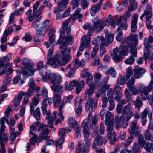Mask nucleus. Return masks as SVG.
Listing matches in <instances>:
<instances>
[{
  "instance_id": "1",
  "label": "nucleus",
  "mask_w": 153,
  "mask_h": 153,
  "mask_svg": "<svg viewBox=\"0 0 153 153\" xmlns=\"http://www.w3.org/2000/svg\"><path fill=\"white\" fill-rule=\"evenodd\" d=\"M71 59V57L67 52H63L61 60H59L55 56L47 57V63L49 64L54 68H56L59 65H65L68 63Z\"/></svg>"
},
{
  "instance_id": "2",
  "label": "nucleus",
  "mask_w": 153,
  "mask_h": 153,
  "mask_svg": "<svg viewBox=\"0 0 153 153\" xmlns=\"http://www.w3.org/2000/svg\"><path fill=\"white\" fill-rule=\"evenodd\" d=\"M138 38L137 35H131L127 38H124L122 42L123 43L126 42L128 44L130 43L131 44V45H130V56L134 58L137 56V52L136 47L138 42Z\"/></svg>"
},
{
  "instance_id": "3",
  "label": "nucleus",
  "mask_w": 153,
  "mask_h": 153,
  "mask_svg": "<svg viewBox=\"0 0 153 153\" xmlns=\"http://www.w3.org/2000/svg\"><path fill=\"white\" fill-rule=\"evenodd\" d=\"M52 88V90L54 92L52 97L54 107L56 108L58 107L59 104L61 102V95L64 91V89L63 88L60 87H58V89H55L53 87Z\"/></svg>"
},
{
  "instance_id": "4",
  "label": "nucleus",
  "mask_w": 153,
  "mask_h": 153,
  "mask_svg": "<svg viewBox=\"0 0 153 153\" xmlns=\"http://www.w3.org/2000/svg\"><path fill=\"white\" fill-rule=\"evenodd\" d=\"M139 90L141 92V97L142 100L146 99L148 93L152 91L153 88V80H151L148 86L145 87L144 85L140 83L138 85Z\"/></svg>"
},
{
  "instance_id": "5",
  "label": "nucleus",
  "mask_w": 153,
  "mask_h": 153,
  "mask_svg": "<svg viewBox=\"0 0 153 153\" xmlns=\"http://www.w3.org/2000/svg\"><path fill=\"white\" fill-rule=\"evenodd\" d=\"M62 79L60 75H58L54 73H52L51 75L50 78V81L53 85L51 86V88L53 87H54L55 89H58V87H60L61 88H63L61 86L59 83H60L62 81Z\"/></svg>"
},
{
  "instance_id": "6",
  "label": "nucleus",
  "mask_w": 153,
  "mask_h": 153,
  "mask_svg": "<svg viewBox=\"0 0 153 153\" xmlns=\"http://www.w3.org/2000/svg\"><path fill=\"white\" fill-rule=\"evenodd\" d=\"M86 122L85 120H84L82 125V127L83 128L82 134L84 141H92L91 139L89 137L90 135V130L91 128V124H88V123Z\"/></svg>"
},
{
  "instance_id": "7",
  "label": "nucleus",
  "mask_w": 153,
  "mask_h": 153,
  "mask_svg": "<svg viewBox=\"0 0 153 153\" xmlns=\"http://www.w3.org/2000/svg\"><path fill=\"white\" fill-rule=\"evenodd\" d=\"M92 22L93 24V32L96 30V33H98L102 30L104 28L103 25L102 23V20L97 18H94L92 20Z\"/></svg>"
},
{
  "instance_id": "8",
  "label": "nucleus",
  "mask_w": 153,
  "mask_h": 153,
  "mask_svg": "<svg viewBox=\"0 0 153 153\" xmlns=\"http://www.w3.org/2000/svg\"><path fill=\"white\" fill-rule=\"evenodd\" d=\"M122 114L126 115L127 120H130L134 116V112L133 108L130 103L123 107L122 109Z\"/></svg>"
},
{
  "instance_id": "9",
  "label": "nucleus",
  "mask_w": 153,
  "mask_h": 153,
  "mask_svg": "<svg viewBox=\"0 0 153 153\" xmlns=\"http://www.w3.org/2000/svg\"><path fill=\"white\" fill-rule=\"evenodd\" d=\"M73 98V96L70 95L66 97L65 99H64L61 102L59 107V113L58 115L60 117V118L62 120H63L64 119V116L62 115L63 111L62 109L63 108L65 104L66 103H70L71 101Z\"/></svg>"
},
{
  "instance_id": "10",
  "label": "nucleus",
  "mask_w": 153,
  "mask_h": 153,
  "mask_svg": "<svg viewBox=\"0 0 153 153\" xmlns=\"http://www.w3.org/2000/svg\"><path fill=\"white\" fill-rule=\"evenodd\" d=\"M91 41V38H87L85 35L83 36L82 38L81 45L79 48V50L80 52H82L85 47L87 50L89 49V47Z\"/></svg>"
},
{
  "instance_id": "11",
  "label": "nucleus",
  "mask_w": 153,
  "mask_h": 153,
  "mask_svg": "<svg viewBox=\"0 0 153 153\" xmlns=\"http://www.w3.org/2000/svg\"><path fill=\"white\" fill-rule=\"evenodd\" d=\"M58 5L54 10V12H62L67 7L69 2L68 0H58Z\"/></svg>"
},
{
  "instance_id": "12",
  "label": "nucleus",
  "mask_w": 153,
  "mask_h": 153,
  "mask_svg": "<svg viewBox=\"0 0 153 153\" xmlns=\"http://www.w3.org/2000/svg\"><path fill=\"white\" fill-rule=\"evenodd\" d=\"M111 55L115 62L118 63L123 59L122 55L117 47L113 50V52L111 53Z\"/></svg>"
},
{
  "instance_id": "13",
  "label": "nucleus",
  "mask_w": 153,
  "mask_h": 153,
  "mask_svg": "<svg viewBox=\"0 0 153 153\" xmlns=\"http://www.w3.org/2000/svg\"><path fill=\"white\" fill-rule=\"evenodd\" d=\"M40 3V1H38L35 3L33 7V14L36 18H40L42 16L41 13L43 10L42 7H40L39 9L37 10Z\"/></svg>"
},
{
  "instance_id": "14",
  "label": "nucleus",
  "mask_w": 153,
  "mask_h": 153,
  "mask_svg": "<svg viewBox=\"0 0 153 153\" xmlns=\"http://www.w3.org/2000/svg\"><path fill=\"white\" fill-rule=\"evenodd\" d=\"M145 42L144 53L143 57L145 61H146L147 59H149L150 60H152L153 58V54L149 51V49L151 47H149V45Z\"/></svg>"
},
{
  "instance_id": "15",
  "label": "nucleus",
  "mask_w": 153,
  "mask_h": 153,
  "mask_svg": "<svg viewBox=\"0 0 153 153\" xmlns=\"http://www.w3.org/2000/svg\"><path fill=\"white\" fill-rule=\"evenodd\" d=\"M103 143V141L102 137L98 135L94 139L93 144L92 145V148L94 149H97V147L101 146Z\"/></svg>"
},
{
  "instance_id": "16",
  "label": "nucleus",
  "mask_w": 153,
  "mask_h": 153,
  "mask_svg": "<svg viewBox=\"0 0 153 153\" xmlns=\"http://www.w3.org/2000/svg\"><path fill=\"white\" fill-rule=\"evenodd\" d=\"M92 43L94 45H96L100 43V45H103L105 47H107L109 45V44L106 41V39L103 36L97 37L92 41Z\"/></svg>"
},
{
  "instance_id": "17",
  "label": "nucleus",
  "mask_w": 153,
  "mask_h": 153,
  "mask_svg": "<svg viewBox=\"0 0 153 153\" xmlns=\"http://www.w3.org/2000/svg\"><path fill=\"white\" fill-rule=\"evenodd\" d=\"M36 107L32 105L30 106V114L31 115H33L37 120H39L40 119V108L38 107L36 108V110L34 111V108Z\"/></svg>"
},
{
  "instance_id": "18",
  "label": "nucleus",
  "mask_w": 153,
  "mask_h": 153,
  "mask_svg": "<svg viewBox=\"0 0 153 153\" xmlns=\"http://www.w3.org/2000/svg\"><path fill=\"white\" fill-rule=\"evenodd\" d=\"M34 64L31 60L27 58H24L22 61L20 66L22 68L27 69L29 68L33 67Z\"/></svg>"
},
{
  "instance_id": "19",
  "label": "nucleus",
  "mask_w": 153,
  "mask_h": 153,
  "mask_svg": "<svg viewBox=\"0 0 153 153\" xmlns=\"http://www.w3.org/2000/svg\"><path fill=\"white\" fill-rule=\"evenodd\" d=\"M122 17L120 16L117 19V25L119 27L118 28L123 29L125 30L127 29L128 26L127 24V18L126 17H123V23H121V21L122 19Z\"/></svg>"
},
{
  "instance_id": "20",
  "label": "nucleus",
  "mask_w": 153,
  "mask_h": 153,
  "mask_svg": "<svg viewBox=\"0 0 153 153\" xmlns=\"http://www.w3.org/2000/svg\"><path fill=\"white\" fill-rule=\"evenodd\" d=\"M50 132V130L48 128H46L43 130L42 133L39 134V139L37 140V143H39L44 139L46 140L48 139L50 136L48 135Z\"/></svg>"
},
{
  "instance_id": "21",
  "label": "nucleus",
  "mask_w": 153,
  "mask_h": 153,
  "mask_svg": "<svg viewBox=\"0 0 153 153\" xmlns=\"http://www.w3.org/2000/svg\"><path fill=\"white\" fill-rule=\"evenodd\" d=\"M133 71L135 78L138 79L142 76L143 74L145 72L146 70L142 68H137L134 69Z\"/></svg>"
},
{
  "instance_id": "22",
  "label": "nucleus",
  "mask_w": 153,
  "mask_h": 153,
  "mask_svg": "<svg viewBox=\"0 0 153 153\" xmlns=\"http://www.w3.org/2000/svg\"><path fill=\"white\" fill-rule=\"evenodd\" d=\"M81 11V8H78L75 11L74 14L71 15L70 18L72 19L73 21H74L76 19L78 18L79 22H81L82 20L83 16L79 13Z\"/></svg>"
},
{
  "instance_id": "23",
  "label": "nucleus",
  "mask_w": 153,
  "mask_h": 153,
  "mask_svg": "<svg viewBox=\"0 0 153 153\" xmlns=\"http://www.w3.org/2000/svg\"><path fill=\"white\" fill-rule=\"evenodd\" d=\"M102 1L103 0H100L97 4L93 5L91 8L90 13L92 16H94L96 13L100 10Z\"/></svg>"
},
{
  "instance_id": "24",
  "label": "nucleus",
  "mask_w": 153,
  "mask_h": 153,
  "mask_svg": "<svg viewBox=\"0 0 153 153\" xmlns=\"http://www.w3.org/2000/svg\"><path fill=\"white\" fill-rule=\"evenodd\" d=\"M114 115L109 111L107 112L105 115V125L114 123Z\"/></svg>"
},
{
  "instance_id": "25",
  "label": "nucleus",
  "mask_w": 153,
  "mask_h": 153,
  "mask_svg": "<svg viewBox=\"0 0 153 153\" xmlns=\"http://www.w3.org/2000/svg\"><path fill=\"white\" fill-rule=\"evenodd\" d=\"M138 16L136 14L132 17V19L131 22V30L132 32H135L137 29V23L138 19Z\"/></svg>"
},
{
  "instance_id": "26",
  "label": "nucleus",
  "mask_w": 153,
  "mask_h": 153,
  "mask_svg": "<svg viewBox=\"0 0 153 153\" xmlns=\"http://www.w3.org/2000/svg\"><path fill=\"white\" fill-rule=\"evenodd\" d=\"M97 100L95 102L92 97L88 98V101L85 104L86 110L87 111H88L89 110L91 106L94 107H97Z\"/></svg>"
},
{
  "instance_id": "27",
  "label": "nucleus",
  "mask_w": 153,
  "mask_h": 153,
  "mask_svg": "<svg viewBox=\"0 0 153 153\" xmlns=\"http://www.w3.org/2000/svg\"><path fill=\"white\" fill-rule=\"evenodd\" d=\"M68 123L69 127L72 128L73 129L79 126L77 122L72 117L68 118Z\"/></svg>"
},
{
  "instance_id": "28",
  "label": "nucleus",
  "mask_w": 153,
  "mask_h": 153,
  "mask_svg": "<svg viewBox=\"0 0 153 153\" xmlns=\"http://www.w3.org/2000/svg\"><path fill=\"white\" fill-rule=\"evenodd\" d=\"M81 100V99L80 98H76V99L75 105L76 106L78 105V107L76 109V116L77 117L80 116L81 112L82 105L81 104H79Z\"/></svg>"
},
{
  "instance_id": "29",
  "label": "nucleus",
  "mask_w": 153,
  "mask_h": 153,
  "mask_svg": "<svg viewBox=\"0 0 153 153\" xmlns=\"http://www.w3.org/2000/svg\"><path fill=\"white\" fill-rule=\"evenodd\" d=\"M23 94L20 92H19L17 96H16L14 100V105L15 106L14 109L16 110L17 107L20 104V101L22 99Z\"/></svg>"
},
{
  "instance_id": "30",
  "label": "nucleus",
  "mask_w": 153,
  "mask_h": 153,
  "mask_svg": "<svg viewBox=\"0 0 153 153\" xmlns=\"http://www.w3.org/2000/svg\"><path fill=\"white\" fill-rule=\"evenodd\" d=\"M5 122H6L7 124H9L8 120L5 117H3L0 119V124L1 125L0 131L1 134H2L3 132H4L6 128V126L4 125Z\"/></svg>"
},
{
  "instance_id": "31",
  "label": "nucleus",
  "mask_w": 153,
  "mask_h": 153,
  "mask_svg": "<svg viewBox=\"0 0 153 153\" xmlns=\"http://www.w3.org/2000/svg\"><path fill=\"white\" fill-rule=\"evenodd\" d=\"M67 46L66 45L63 44L61 47V52H57V57L59 58L61 56V53L62 55V53L67 52V53L70 56L69 53H70L71 51V48H69L68 49V50H67Z\"/></svg>"
},
{
  "instance_id": "32",
  "label": "nucleus",
  "mask_w": 153,
  "mask_h": 153,
  "mask_svg": "<svg viewBox=\"0 0 153 153\" xmlns=\"http://www.w3.org/2000/svg\"><path fill=\"white\" fill-rule=\"evenodd\" d=\"M89 88L86 89L84 92V94L85 97H89V98L92 97H91L93 93L94 92L95 89L97 88H96L95 86H89Z\"/></svg>"
},
{
  "instance_id": "33",
  "label": "nucleus",
  "mask_w": 153,
  "mask_h": 153,
  "mask_svg": "<svg viewBox=\"0 0 153 153\" xmlns=\"http://www.w3.org/2000/svg\"><path fill=\"white\" fill-rule=\"evenodd\" d=\"M84 29L86 30H89L88 31V34L87 36V38H91L90 36L92 35V33L93 32L92 29H93V26H92V25L91 23H87L85 24L83 26Z\"/></svg>"
},
{
  "instance_id": "34",
  "label": "nucleus",
  "mask_w": 153,
  "mask_h": 153,
  "mask_svg": "<svg viewBox=\"0 0 153 153\" xmlns=\"http://www.w3.org/2000/svg\"><path fill=\"white\" fill-rule=\"evenodd\" d=\"M46 99L43 100L41 103V109L44 115H48V114H50L47 110V102H46Z\"/></svg>"
},
{
  "instance_id": "35",
  "label": "nucleus",
  "mask_w": 153,
  "mask_h": 153,
  "mask_svg": "<svg viewBox=\"0 0 153 153\" xmlns=\"http://www.w3.org/2000/svg\"><path fill=\"white\" fill-rule=\"evenodd\" d=\"M104 31L106 34L105 38L107 39L106 41L109 44V43H112L113 40L114 35L111 34V33L108 32L107 30H105Z\"/></svg>"
},
{
  "instance_id": "36",
  "label": "nucleus",
  "mask_w": 153,
  "mask_h": 153,
  "mask_svg": "<svg viewBox=\"0 0 153 153\" xmlns=\"http://www.w3.org/2000/svg\"><path fill=\"white\" fill-rule=\"evenodd\" d=\"M41 95V94L38 92L35 95L33 99L32 103L30 104V105H32L34 106H36L40 102L39 96Z\"/></svg>"
},
{
  "instance_id": "37",
  "label": "nucleus",
  "mask_w": 153,
  "mask_h": 153,
  "mask_svg": "<svg viewBox=\"0 0 153 153\" xmlns=\"http://www.w3.org/2000/svg\"><path fill=\"white\" fill-rule=\"evenodd\" d=\"M114 19L112 16L111 15H109L107 16L106 19H102V23L104 25H109V24L111 22H113Z\"/></svg>"
},
{
  "instance_id": "38",
  "label": "nucleus",
  "mask_w": 153,
  "mask_h": 153,
  "mask_svg": "<svg viewBox=\"0 0 153 153\" xmlns=\"http://www.w3.org/2000/svg\"><path fill=\"white\" fill-rule=\"evenodd\" d=\"M35 88L29 87L27 92H23L21 91L20 92L23 94V96L24 95L27 97H30L31 96L33 95Z\"/></svg>"
},
{
  "instance_id": "39",
  "label": "nucleus",
  "mask_w": 153,
  "mask_h": 153,
  "mask_svg": "<svg viewBox=\"0 0 153 153\" xmlns=\"http://www.w3.org/2000/svg\"><path fill=\"white\" fill-rule=\"evenodd\" d=\"M35 88L29 87L27 92H23L21 91L20 92L23 94V96L24 95L27 97H30L31 96L33 95Z\"/></svg>"
},
{
  "instance_id": "40",
  "label": "nucleus",
  "mask_w": 153,
  "mask_h": 153,
  "mask_svg": "<svg viewBox=\"0 0 153 153\" xmlns=\"http://www.w3.org/2000/svg\"><path fill=\"white\" fill-rule=\"evenodd\" d=\"M152 8L151 6L149 5H147V7L145 10L144 13L146 15V17L149 18L152 17V13H151Z\"/></svg>"
},
{
  "instance_id": "41",
  "label": "nucleus",
  "mask_w": 153,
  "mask_h": 153,
  "mask_svg": "<svg viewBox=\"0 0 153 153\" xmlns=\"http://www.w3.org/2000/svg\"><path fill=\"white\" fill-rule=\"evenodd\" d=\"M46 119L47 120L48 126L50 128L53 127V121L54 119L52 117L50 116V114H48L47 115Z\"/></svg>"
},
{
  "instance_id": "42",
  "label": "nucleus",
  "mask_w": 153,
  "mask_h": 153,
  "mask_svg": "<svg viewBox=\"0 0 153 153\" xmlns=\"http://www.w3.org/2000/svg\"><path fill=\"white\" fill-rule=\"evenodd\" d=\"M110 139V144L113 145L114 144L117 140L116 139V134L115 132H113L112 134L108 135Z\"/></svg>"
},
{
  "instance_id": "43",
  "label": "nucleus",
  "mask_w": 153,
  "mask_h": 153,
  "mask_svg": "<svg viewBox=\"0 0 153 153\" xmlns=\"http://www.w3.org/2000/svg\"><path fill=\"white\" fill-rule=\"evenodd\" d=\"M139 128L138 126L137 125V121H134L132 123L131 129L130 130V133L131 135H134L136 129H137Z\"/></svg>"
},
{
  "instance_id": "44",
  "label": "nucleus",
  "mask_w": 153,
  "mask_h": 153,
  "mask_svg": "<svg viewBox=\"0 0 153 153\" xmlns=\"http://www.w3.org/2000/svg\"><path fill=\"white\" fill-rule=\"evenodd\" d=\"M85 143L83 146L82 151L84 152H88L89 151V146H90L91 141H85Z\"/></svg>"
},
{
  "instance_id": "45",
  "label": "nucleus",
  "mask_w": 153,
  "mask_h": 153,
  "mask_svg": "<svg viewBox=\"0 0 153 153\" xmlns=\"http://www.w3.org/2000/svg\"><path fill=\"white\" fill-rule=\"evenodd\" d=\"M73 36L72 35L70 36H66L65 37V44H69L71 45L73 42Z\"/></svg>"
},
{
  "instance_id": "46",
  "label": "nucleus",
  "mask_w": 153,
  "mask_h": 153,
  "mask_svg": "<svg viewBox=\"0 0 153 153\" xmlns=\"http://www.w3.org/2000/svg\"><path fill=\"white\" fill-rule=\"evenodd\" d=\"M118 49V50L121 53L122 55H126L127 54L126 53L128 52V48L126 46H120Z\"/></svg>"
},
{
  "instance_id": "47",
  "label": "nucleus",
  "mask_w": 153,
  "mask_h": 153,
  "mask_svg": "<svg viewBox=\"0 0 153 153\" xmlns=\"http://www.w3.org/2000/svg\"><path fill=\"white\" fill-rule=\"evenodd\" d=\"M107 75L110 74L112 77L115 78L116 76V72L114 69L112 67L110 68V69L105 72Z\"/></svg>"
},
{
  "instance_id": "48",
  "label": "nucleus",
  "mask_w": 153,
  "mask_h": 153,
  "mask_svg": "<svg viewBox=\"0 0 153 153\" xmlns=\"http://www.w3.org/2000/svg\"><path fill=\"white\" fill-rule=\"evenodd\" d=\"M153 42V36L152 35L150 36L148 39L146 37L144 39V45L145 46V42H146L147 44L149 45V47H152V46L150 44V43H152Z\"/></svg>"
},
{
  "instance_id": "49",
  "label": "nucleus",
  "mask_w": 153,
  "mask_h": 153,
  "mask_svg": "<svg viewBox=\"0 0 153 153\" xmlns=\"http://www.w3.org/2000/svg\"><path fill=\"white\" fill-rule=\"evenodd\" d=\"M138 143L140 145V148H143L146 143L145 141L144 140L143 136L141 135H140L138 140Z\"/></svg>"
},
{
  "instance_id": "50",
  "label": "nucleus",
  "mask_w": 153,
  "mask_h": 153,
  "mask_svg": "<svg viewBox=\"0 0 153 153\" xmlns=\"http://www.w3.org/2000/svg\"><path fill=\"white\" fill-rule=\"evenodd\" d=\"M123 29L118 28L117 29V31L118 34L116 37V39L118 41H120L122 37L123 34L122 31Z\"/></svg>"
},
{
  "instance_id": "51",
  "label": "nucleus",
  "mask_w": 153,
  "mask_h": 153,
  "mask_svg": "<svg viewBox=\"0 0 153 153\" xmlns=\"http://www.w3.org/2000/svg\"><path fill=\"white\" fill-rule=\"evenodd\" d=\"M106 90L104 88H101L99 89V90H97V94H96V97L98 98H99L101 95L104 94V95H105V92Z\"/></svg>"
},
{
  "instance_id": "52",
  "label": "nucleus",
  "mask_w": 153,
  "mask_h": 153,
  "mask_svg": "<svg viewBox=\"0 0 153 153\" xmlns=\"http://www.w3.org/2000/svg\"><path fill=\"white\" fill-rule=\"evenodd\" d=\"M99 47L98 46H96L93 48L92 51L91 53V58L93 59L95 56L97 51L99 50Z\"/></svg>"
},
{
  "instance_id": "53",
  "label": "nucleus",
  "mask_w": 153,
  "mask_h": 153,
  "mask_svg": "<svg viewBox=\"0 0 153 153\" xmlns=\"http://www.w3.org/2000/svg\"><path fill=\"white\" fill-rule=\"evenodd\" d=\"M86 79V83L89 86H95V85L93 84V77L92 75H91L88 77Z\"/></svg>"
},
{
  "instance_id": "54",
  "label": "nucleus",
  "mask_w": 153,
  "mask_h": 153,
  "mask_svg": "<svg viewBox=\"0 0 153 153\" xmlns=\"http://www.w3.org/2000/svg\"><path fill=\"white\" fill-rule=\"evenodd\" d=\"M102 108H104L106 107L107 104L108 102V100L105 95H104L102 96Z\"/></svg>"
},
{
  "instance_id": "55",
  "label": "nucleus",
  "mask_w": 153,
  "mask_h": 153,
  "mask_svg": "<svg viewBox=\"0 0 153 153\" xmlns=\"http://www.w3.org/2000/svg\"><path fill=\"white\" fill-rule=\"evenodd\" d=\"M125 94L127 98V102L132 100V97L130 93L127 88L125 90Z\"/></svg>"
},
{
  "instance_id": "56",
  "label": "nucleus",
  "mask_w": 153,
  "mask_h": 153,
  "mask_svg": "<svg viewBox=\"0 0 153 153\" xmlns=\"http://www.w3.org/2000/svg\"><path fill=\"white\" fill-rule=\"evenodd\" d=\"M128 79L125 75L121 76L118 79L117 83L119 84L123 85L124 83L125 80Z\"/></svg>"
},
{
  "instance_id": "57",
  "label": "nucleus",
  "mask_w": 153,
  "mask_h": 153,
  "mask_svg": "<svg viewBox=\"0 0 153 153\" xmlns=\"http://www.w3.org/2000/svg\"><path fill=\"white\" fill-rule=\"evenodd\" d=\"M132 150L134 153H140V150L137 143H135L133 146Z\"/></svg>"
},
{
  "instance_id": "58",
  "label": "nucleus",
  "mask_w": 153,
  "mask_h": 153,
  "mask_svg": "<svg viewBox=\"0 0 153 153\" xmlns=\"http://www.w3.org/2000/svg\"><path fill=\"white\" fill-rule=\"evenodd\" d=\"M75 63L74 64V67L76 69H77L80 65L83 67L84 66V64H82V62H84L85 60L83 59L82 60L81 63H80L78 59H75Z\"/></svg>"
},
{
  "instance_id": "59",
  "label": "nucleus",
  "mask_w": 153,
  "mask_h": 153,
  "mask_svg": "<svg viewBox=\"0 0 153 153\" xmlns=\"http://www.w3.org/2000/svg\"><path fill=\"white\" fill-rule=\"evenodd\" d=\"M145 138L147 140L153 141V136H151L150 133L148 130H146L145 131Z\"/></svg>"
},
{
  "instance_id": "60",
  "label": "nucleus",
  "mask_w": 153,
  "mask_h": 153,
  "mask_svg": "<svg viewBox=\"0 0 153 153\" xmlns=\"http://www.w3.org/2000/svg\"><path fill=\"white\" fill-rule=\"evenodd\" d=\"M91 75V74L89 72L88 69L85 68L82 73L81 77L83 78L88 77Z\"/></svg>"
},
{
  "instance_id": "61",
  "label": "nucleus",
  "mask_w": 153,
  "mask_h": 153,
  "mask_svg": "<svg viewBox=\"0 0 153 153\" xmlns=\"http://www.w3.org/2000/svg\"><path fill=\"white\" fill-rule=\"evenodd\" d=\"M127 74L125 75L127 79H128L132 75V69L131 67H128L126 69Z\"/></svg>"
},
{
  "instance_id": "62",
  "label": "nucleus",
  "mask_w": 153,
  "mask_h": 153,
  "mask_svg": "<svg viewBox=\"0 0 153 153\" xmlns=\"http://www.w3.org/2000/svg\"><path fill=\"white\" fill-rule=\"evenodd\" d=\"M142 102L140 99V98L139 97H137L136 98V100L135 103V106L136 108H140V107L142 105Z\"/></svg>"
},
{
  "instance_id": "63",
  "label": "nucleus",
  "mask_w": 153,
  "mask_h": 153,
  "mask_svg": "<svg viewBox=\"0 0 153 153\" xmlns=\"http://www.w3.org/2000/svg\"><path fill=\"white\" fill-rule=\"evenodd\" d=\"M51 73L50 71H48L45 72L44 76H43L42 79V81L44 82H46L49 79L51 76Z\"/></svg>"
},
{
  "instance_id": "64",
  "label": "nucleus",
  "mask_w": 153,
  "mask_h": 153,
  "mask_svg": "<svg viewBox=\"0 0 153 153\" xmlns=\"http://www.w3.org/2000/svg\"><path fill=\"white\" fill-rule=\"evenodd\" d=\"M135 58L130 56L129 58L125 60V62L126 64L131 65L134 63L135 61Z\"/></svg>"
}]
</instances>
